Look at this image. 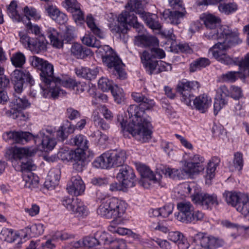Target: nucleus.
Wrapping results in <instances>:
<instances>
[{
	"label": "nucleus",
	"instance_id": "obj_57",
	"mask_svg": "<svg viewBox=\"0 0 249 249\" xmlns=\"http://www.w3.org/2000/svg\"><path fill=\"white\" fill-rule=\"evenodd\" d=\"M195 238L194 243H195L196 240H198L201 247L204 249H208L210 238L209 236L203 233H198L196 235Z\"/></svg>",
	"mask_w": 249,
	"mask_h": 249
},
{
	"label": "nucleus",
	"instance_id": "obj_16",
	"mask_svg": "<svg viewBox=\"0 0 249 249\" xmlns=\"http://www.w3.org/2000/svg\"><path fill=\"white\" fill-rule=\"evenodd\" d=\"M108 62H103V63L113 72V74L117 75L121 79L125 78L126 74L124 70V64L122 60L114 52H112L111 55H109Z\"/></svg>",
	"mask_w": 249,
	"mask_h": 249
},
{
	"label": "nucleus",
	"instance_id": "obj_13",
	"mask_svg": "<svg viewBox=\"0 0 249 249\" xmlns=\"http://www.w3.org/2000/svg\"><path fill=\"white\" fill-rule=\"evenodd\" d=\"M192 200L196 204L201 205L206 209L218 204L216 195L201 193L199 189L192 196Z\"/></svg>",
	"mask_w": 249,
	"mask_h": 249
},
{
	"label": "nucleus",
	"instance_id": "obj_23",
	"mask_svg": "<svg viewBox=\"0 0 249 249\" xmlns=\"http://www.w3.org/2000/svg\"><path fill=\"white\" fill-rule=\"evenodd\" d=\"M96 236L98 238V244H113L114 247L116 249H122L125 246V243L124 240H113L111 236L106 232H98Z\"/></svg>",
	"mask_w": 249,
	"mask_h": 249
},
{
	"label": "nucleus",
	"instance_id": "obj_55",
	"mask_svg": "<svg viewBox=\"0 0 249 249\" xmlns=\"http://www.w3.org/2000/svg\"><path fill=\"white\" fill-rule=\"evenodd\" d=\"M25 160V162L22 161L20 165V170L22 174H24L25 172H31V171L35 170L36 167L30 158L27 159Z\"/></svg>",
	"mask_w": 249,
	"mask_h": 249
},
{
	"label": "nucleus",
	"instance_id": "obj_28",
	"mask_svg": "<svg viewBox=\"0 0 249 249\" xmlns=\"http://www.w3.org/2000/svg\"><path fill=\"white\" fill-rule=\"evenodd\" d=\"M168 239L177 244L180 249H187L189 248V245L187 240L178 231L170 232Z\"/></svg>",
	"mask_w": 249,
	"mask_h": 249
},
{
	"label": "nucleus",
	"instance_id": "obj_53",
	"mask_svg": "<svg viewBox=\"0 0 249 249\" xmlns=\"http://www.w3.org/2000/svg\"><path fill=\"white\" fill-rule=\"evenodd\" d=\"M219 11L226 14L235 11L237 9V6L234 3H221L218 6Z\"/></svg>",
	"mask_w": 249,
	"mask_h": 249
},
{
	"label": "nucleus",
	"instance_id": "obj_35",
	"mask_svg": "<svg viewBox=\"0 0 249 249\" xmlns=\"http://www.w3.org/2000/svg\"><path fill=\"white\" fill-rule=\"evenodd\" d=\"M135 43L138 46H157L159 45V40L155 36L142 35L136 37Z\"/></svg>",
	"mask_w": 249,
	"mask_h": 249
},
{
	"label": "nucleus",
	"instance_id": "obj_48",
	"mask_svg": "<svg viewBox=\"0 0 249 249\" xmlns=\"http://www.w3.org/2000/svg\"><path fill=\"white\" fill-rule=\"evenodd\" d=\"M111 92L116 103L121 104L124 100V94L122 88L115 85L111 89Z\"/></svg>",
	"mask_w": 249,
	"mask_h": 249
},
{
	"label": "nucleus",
	"instance_id": "obj_56",
	"mask_svg": "<svg viewBox=\"0 0 249 249\" xmlns=\"http://www.w3.org/2000/svg\"><path fill=\"white\" fill-rule=\"evenodd\" d=\"M239 73V71H228L221 75V79L224 82H234L237 79Z\"/></svg>",
	"mask_w": 249,
	"mask_h": 249
},
{
	"label": "nucleus",
	"instance_id": "obj_44",
	"mask_svg": "<svg viewBox=\"0 0 249 249\" xmlns=\"http://www.w3.org/2000/svg\"><path fill=\"white\" fill-rule=\"evenodd\" d=\"M27 233L31 236H36L42 234L44 231V225L41 223L33 224L25 228Z\"/></svg>",
	"mask_w": 249,
	"mask_h": 249
},
{
	"label": "nucleus",
	"instance_id": "obj_31",
	"mask_svg": "<svg viewBox=\"0 0 249 249\" xmlns=\"http://www.w3.org/2000/svg\"><path fill=\"white\" fill-rule=\"evenodd\" d=\"M22 178L25 182V187L31 190L38 187L39 184L38 178L32 172H25L24 174H22Z\"/></svg>",
	"mask_w": 249,
	"mask_h": 249
},
{
	"label": "nucleus",
	"instance_id": "obj_8",
	"mask_svg": "<svg viewBox=\"0 0 249 249\" xmlns=\"http://www.w3.org/2000/svg\"><path fill=\"white\" fill-rule=\"evenodd\" d=\"M189 160L183 161L184 172L186 175L193 178L203 171L205 168V159L203 157L196 154L190 157Z\"/></svg>",
	"mask_w": 249,
	"mask_h": 249
},
{
	"label": "nucleus",
	"instance_id": "obj_59",
	"mask_svg": "<svg viewBox=\"0 0 249 249\" xmlns=\"http://www.w3.org/2000/svg\"><path fill=\"white\" fill-rule=\"evenodd\" d=\"M84 246L87 248H93L98 244V241L96 237L93 236H87L83 240Z\"/></svg>",
	"mask_w": 249,
	"mask_h": 249
},
{
	"label": "nucleus",
	"instance_id": "obj_22",
	"mask_svg": "<svg viewBox=\"0 0 249 249\" xmlns=\"http://www.w3.org/2000/svg\"><path fill=\"white\" fill-rule=\"evenodd\" d=\"M131 96L135 102L140 103V106H137L144 112V110L150 109L155 105L153 100L146 97L142 93L133 92Z\"/></svg>",
	"mask_w": 249,
	"mask_h": 249
},
{
	"label": "nucleus",
	"instance_id": "obj_45",
	"mask_svg": "<svg viewBox=\"0 0 249 249\" xmlns=\"http://www.w3.org/2000/svg\"><path fill=\"white\" fill-rule=\"evenodd\" d=\"M125 7L140 16L144 12L143 11L142 0H129Z\"/></svg>",
	"mask_w": 249,
	"mask_h": 249
},
{
	"label": "nucleus",
	"instance_id": "obj_38",
	"mask_svg": "<svg viewBox=\"0 0 249 249\" xmlns=\"http://www.w3.org/2000/svg\"><path fill=\"white\" fill-rule=\"evenodd\" d=\"M86 23L88 27L90 29L92 33L100 38H104L105 35L103 31L96 25L94 19L91 15H88L86 19Z\"/></svg>",
	"mask_w": 249,
	"mask_h": 249
},
{
	"label": "nucleus",
	"instance_id": "obj_20",
	"mask_svg": "<svg viewBox=\"0 0 249 249\" xmlns=\"http://www.w3.org/2000/svg\"><path fill=\"white\" fill-rule=\"evenodd\" d=\"M211 105V98L206 94L199 95L196 97L193 101L194 108L201 113L206 112Z\"/></svg>",
	"mask_w": 249,
	"mask_h": 249
},
{
	"label": "nucleus",
	"instance_id": "obj_19",
	"mask_svg": "<svg viewBox=\"0 0 249 249\" xmlns=\"http://www.w3.org/2000/svg\"><path fill=\"white\" fill-rule=\"evenodd\" d=\"M118 21L125 25L126 28L127 25L128 24L132 26L138 32H142L143 29V25L138 22L137 17L134 14H131L127 11L123 12L119 15Z\"/></svg>",
	"mask_w": 249,
	"mask_h": 249
},
{
	"label": "nucleus",
	"instance_id": "obj_52",
	"mask_svg": "<svg viewBox=\"0 0 249 249\" xmlns=\"http://www.w3.org/2000/svg\"><path fill=\"white\" fill-rule=\"evenodd\" d=\"M112 84V82L106 77H102L98 81L99 89L104 92L111 91L114 87Z\"/></svg>",
	"mask_w": 249,
	"mask_h": 249
},
{
	"label": "nucleus",
	"instance_id": "obj_1",
	"mask_svg": "<svg viewBox=\"0 0 249 249\" xmlns=\"http://www.w3.org/2000/svg\"><path fill=\"white\" fill-rule=\"evenodd\" d=\"M127 112L129 115V122L127 124V121L122 116H117V121L123 130L126 129L133 137L141 142H146L151 139L152 125L151 118L145 112L140 110L137 105H130Z\"/></svg>",
	"mask_w": 249,
	"mask_h": 249
},
{
	"label": "nucleus",
	"instance_id": "obj_58",
	"mask_svg": "<svg viewBox=\"0 0 249 249\" xmlns=\"http://www.w3.org/2000/svg\"><path fill=\"white\" fill-rule=\"evenodd\" d=\"M233 165L235 168L239 171L242 169L244 160L243 154L240 152H236L234 155V159L233 160Z\"/></svg>",
	"mask_w": 249,
	"mask_h": 249
},
{
	"label": "nucleus",
	"instance_id": "obj_9",
	"mask_svg": "<svg viewBox=\"0 0 249 249\" xmlns=\"http://www.w3.org/2000/svg\"><path fill=\"white\" fill-rule=\"evenodd\" d=\"M82 42L87 46L97 48L96 53L101 57L103 62H108L107 57L114 52L108 45H101V42L92 36L85 35L82 39Z\"/></svg>",
	"mask_w": 249,
	"mask_h": 249
},
{
	"label": "nucleus",
	"instance_id": "obj_60",
	"mask_svg": "<svg viewBox=\"0 0 249 249\" xmlns=\"http://www.w3.org/2000/svg\"><path fill=\"white\" fill-rule=\"evenodd\" d=\"M24 12L26 16H30L35 20H39L41 18L40 15L37 13L36 10L34 8H29L26 6L24 8Z\"/></svg>",
	"mask_w": 249,
	"mask_h": 249
},
{
	"label": "nucleus",
	"instance_id": "obj_36",
	"mask_svg": "<svg viewBox=\"0 0 249 249\" xmlns=\"http://www.w3.org/2000/svg\"><path fill=\"white\" fill-rule=\"evenodd\" d=\"M70 142L71 144L78 146L80 149L78 150L77 151L84 154V151L88 149L89 148V141L85 136L83 135L80 134L76 135L70 140Z\"/></svg>",
	"mask_w": 249,
	"mask_h": 249
},
{
	"label": "nucleus",
	"instance_id": "obj_33",
	"mask_svg": "<svg viewBox=\"0 0 249 249\" xmlns=\"http://www.w3.org/2000/svg\"><path fill=\"white\" fill-rule=\"evenodd\" d=\"M112 167L120 166L124 164L126 159V152L123 150H114L110 151Z\"/></svg>",
	"mask_w": 249,
	"mask_h": 249
},
{
	"label": "nucleus",
	"instance_id": "obj_32",
	"mask_svg": "<svg viewBox=\"0 0 249 249\" xmlns=\"http://www.w3.org/2000/svg\"><path fill=\"white\" fill-rule=\"evenodd\" d=\"M220 159L218 157H213L209 160L206 169L205 178L206 183L208 180H211L215 176V171L216 167L219 165Z\"/></svg>",
	"mask_w": 249,
	"mask_h": 249
},
{
	"label": "nucleus",
	"instance_id": "obj_24",
	"mask_svg": "<svg viewBox=\"0 0 249 249\" xmlns=\"http://www.w3.org/2000/svg\"><path fill=\"white\" fill-rule=\"evenodd\" d=\"M142 62L146 69V71L150 74L157 73L158 70V61L151 60L150 53L147 51L143 52L141 55Z\"/></svg>",
	"mask_w": 249,
	"mask_h": 249
},
{
	"label": "nucleus",
	"instance_id": "obj_12",
	"mask_svg": "<svg viewBox=\"0 0 249 249\" xmlns=\"http://www.w3.org/2000/svg\"><path fill=\"white\" fill-rule=\"evenodd\" d=\"M36 149L32 147H13L6 152L8 159L11 161L26 160L35 155Z\"/></svg>",
	"mask_w": 249,
	"mask_h": 249
},
{
	"label": "nucleus",
	"instance_id": "obj_7",
	"mask_svg": "<svg viewBox=\"0 0 249 249\" xmlns=\"http://www.w3.org/2000/svg\"><path fill=\"white\" fill-rule=\"evenodd\" d=\"M178 213L175 214L177 219L186 224L195 223L201 221L204 214L200 211H195L193 205L188 201H182L177 204Z\"/></svg>",
	"mask_w": 249,
	"mask_h": 249
},
{
	"label": "nucleus",
	"instance_id": "obj_30",
	"mask_svg": "<svg viewBox=\"0 0 249 249\" xmlns=\"http://www.w3.org/2000/svg\"><path fill=\"white\" fill-rule=\"evenodd\" d=\"M140 16L151 29L155 30L161 29V25L158 21V17L156 15L144 12L141 13Z\"/></svg>",
	"mask_w": 249,
	"mask_h": 249
},
{
	"label": "nucleus",
	"instance_id": "obj_26",
	"mask_svg": "<svg viewBox=\"0 0 249 249\" xmlns=\"http://www.w3.org/2000/svg\"><path fill=\"white\" fill-rule=\"evenodd\" d=\"M137 169L141 175L142 178H147L149 180L153 183H160L161 176L160 174L156 173L154 175L152 171L147 166L144 164H139L137 166Z\"/></svg>",
	"mask_w": 249,
	"mask_h": 249
},
{
	"label": "nucleus",
	"instance_id": "obj_4",
	"mask_svg": "<svg viewBox=\"0 0 249 249\" xmlns=\"http://www.w3.org/2000/svg\"><path fill=\"white\" fill-rule=\"evenodd\" d=\"M53 130L44 129L41 130L36 136L29 132L10 131L6 133L9 139H12L16 143H24L34 140L36 144H40L42 150H51L55 146L56 142L52 133Z\"/></svg>",
	"mask_w": 249,
	"mask_h": 249
},
{
	"label": "nucleus",
	"instance_id": "obj_64",
	"mask_svg": "<svg viewBox=\"0 0 249 249\" xmlns=\"http://www.w3.org/2000/svg\"><path fill=\"white\" fill-rule=\"evenodd\" d=\"M238 207V211L241 213L246 218L249 220V197L242 207L239 206Z\"/></svg>",
	"mask_w": 249,
	"mask_h": 249
},
{
	"label": "nucleus",
	"instance_id": "obj_61",
	"mask_svg": "<svg viewBox=\"0 0 249 249\" xmlns=\"http://www.w3.org/2000/svg\"><path fill=\"white\" fill-rule=\"evenodd\" d=\"M111 31L113 33H125L126 32V28L125 27V25L123 24L122 23L120 22L118 20L117 24H112L109 26Z\"/></svg>",
	"mask_w": 249,
	"mask_h": 249
},
{
	"label": "nucleus",
	"instance_id": "obj_10",
	"mask_svg": "<svg viewBox=\"0 0 249 249\" xmlns=\"http://www.w3.org/2000/svg\"><path fill=\"white\" fill-rule=\"evenodd\" d=\"M199 87L200 84L197 81H188L179 83L177 90L181 95V101L187 106H191L194 97L192 90L197 89Z\"/></svg>",
	"mask_w": 249,
	"mask_h": 249
},
{
	"label": "nucleus",
	"instance_id": "obj_2",
	"mask_svg": "<svg viewBox=\"0 0 249 249\" xmlns=\"http://www.w3.org/2000/svg\"><path fill=\"white\" fill-rule=\"evenodd\" d=\"M126 209V203L117 197L104 199L97 210V213L107 219H113L110 225L108 227V230L112 233L119 235L129 234L131 231L129 229L118 227L116 224H121V218L123 216Z\"/></svg>",
	"mask_w": 249,
	"mask_h": 249
},
{
	"label": "nucleus",
	"instance_id": "obj_51",
	"mask_svg": "<svg viewBox=\"0 0 249 249\" xmlns=\"http://www.w3.org/2000/svg\"><path fill=\"white\" fill-rule=\"evenodd\" d=\"M180 189L185 194H191V196L195 194V192L197 191V189H199V187L194 182L184 183L181 184Z\"/></svg>",
	"mask_w": 249,
	"mask_h": 249
},
{
	"label": "nucleus",
	"instance_id": "obj_25",
	"mask_svg": "<svg viewBox=\"0 0 249 249\" xmlns=\"http://www.w3.org/2000/svg\"><path fill=\"white\" fill-rule=\"evenodd\" d=\"M96 168L107 169L112 167L110 151L105 152L96 158L92 162Z\"/></svg>",
	"mask_w": 249,
	"mask_h": 249
},
{
	"label": "nucleus",
	"instance_id": "obj_49",
	"mask_svg": "<svg viewBox=\"0 0 249 249\" xmlns=\"http://www.w3.org/2000/svg\"><path fill=\"white\" fill-rule=\"evenodd\" d=\"M10 59L12 64L18 68L21 67L26 61L24 54L19 52L13 54Z\"/></svg>",
	"mask_w": 249,
	"mask_h": 249
},
{
	"label": "nucleus",
	"instance_id": "obj_6",
	"mask_svg": "<svg viewBox=\"0 0 249 249\" xmlns=\"http://www.w3.org/2000/svg\"><path fill=\"white\" fill-rule=\"evenodd\" d=\"M238 36L223 37L218 39L221 40L214 44L209 49V53L218 61L225 65H231L234 63L232 57L228 55L226 51L232 46L238 39Z\"/></svg>",
	"mask_w": 249,
	"mask_h": 249
},
{
	"label": "nucleus",
	"instance_id": "obj_42",
	"mask_svg": "<svg viewBox=\"0 0 249 249\" xmlns=\"http://www.w3.org/2000/svg\"><path fill=\"white\" fill-rule=\"evenodd\" d=\"M54 81L55 84L54 85V88H58L59 89H61L58 87V85H61L67 88L72 89L75 82L74 80L68 75L56 77Z\"/></svg>",
	"mask_w": 249,
	"mask_h": 249
},
{
	"label": "nucleus",
	"instance_id": "obj_37",
	"mask_svg": "<svg viewBox=\"0 0 249 249\" xmlns=\"http://www.w3.org/2000/svg\"><path fill=\"white\" fill-rule=\"evenodd\" d=\"M169 19V22L172 25H178L183 20L185 13L178 11H165L164 12Z\"/></svg>",
	"mask_w": 249,
	"mask_h": 249
},
{
	"label": "nucleus",
	"instance_id": "obj_54",
	"mask_svg": "<svg viewBox=\"0 0 249 249\" xmlns=\"http://www.w3.org/2000/svg\"><path fill=\"white\" fill-rule=\"evenodd\" d=\"M90 136L93 139L95 143L100 145L104 144L107 140V137L99 130L93 132Z\"/></svg>",
	"mask_w": 249,
	"mask_h": 249
},
{
	"label": "nucleus",
	"instance_id": "obj_40",
	"mask_svg": "<svg viewBox=\"0 0 249 249\" xmlns=\"http://www.w3.org/2000/svg\"><path fill=\"white\" fill-rule=\"evenodd\" d=\"M163 173L166 176L173 179H182L185 178L186 177H188L184 172L183 166L182 169L165 168L163 170Z\"/></svg>",
	"mask_w": 249,
	"mask_h": 249
},
{
	"label": "nucleus",
	"instance_id": "obj_5",
	"mask_svg": "<svg viewBox=\"0 0 249 249\" xmlns=\"http://www.w3.org/2000/svg\"><path fill=\"white\" fill-rule=\"evenodd\" d=\"M203 20L207 30L205 36L209 40L219 39L238 35L237 32H232L228 26L220 25L221 19L218 17L211 14H205Z\"/></svg>",
	"mask_w": 249,
	"mask_h": 249
},
{
	"label": "nucleus",
	"instance_id": "obj_14",
	"mask_svg": "<svg viewBox=\"0 0 249 249\" xmlns=\"http://www.w3.org/2000/svg\"><path fill=\"white\" fill-rule=\"evenodd\" d=\"M21 39L27 42L29 50L34 53H39L46 51L47 49V41L44 35L35 38L23 36Z\"/></svg>",
	"mask_w": 249,
	"mask_h": 249
},
{
	"label": "nucleus",
	"instance_id": "obj_3",
	"mask_svg": "<svg viewBox=\"0 0 249 249\" xmlns=\"http://www.w3.org/2000/svg\"><path fill=\"white\" fill-rule=\"evenodd\" d=\"M30 61L33 67L40 71V76L42 83L40 87L42 94L46 97L49 93L53 97L64 95L66 92L58 88H54L56 78L53 75V66L48 61L36 56L30 57Z\"/></svg>",
	"mask_w": 249,
	"mask_h": 249
},
{
	"label": "nucleus",
	"instance_id": "obj_34",
	"mask_svg": "<svg viewBox=\"0 0 249 249\" xmlns=\"http://www.w3.org/2000/svg\"><path fill=\"white\" fill-rule=\"evenodd\" d=\"M71 54L77 59L84 58L90 53V50L83 48L79 43H73L71 48Z\"/></svg>",
	"mask_w": 249,
	"mask_h": 249
},
{
	"label": "nucleus",
	"instance_id": "obj_62",
	"mask_svg": "<svg viewBox=\"0 0 249 249\" xmlns=\"http://www.w3.org/2000/svg\"><path fill=\"white\" fill-rule=\"evenodd\" d=\"M44 8L48 16L52 19L54 18V17L56 15H57V13L59 11V9L57 8L56 6L51 4H47L45 5Z\"/></svg>",
	"mask_w": 249,
	"mask_h": 249
},
{
	"label": "nucleus",
	"instance_id": "obj_46",
	"mask_svg": "<svg viewBox=\"0 0 249 249\" xmlns=\"http://www.w3.org/2000/svg\"><path fill=\"white\" fill-rule=\"evenodd\" d=\"M84 159V154H82V151H75L74 158L75 162L73 164V167L78 172H81L85 166Z\"/></svg>",
	"mask_w": 249,
	"mask_h": 249
},
{
	"label": "nucleus",
	"instance_id": "obj_21",
	"mask_svg": "<svg viewBox=\"0 0 249 249\" xmlns=\"http://www.w3.org/2000/svg\"><path fill=\"white\" fill-rule=\"evenodd\" d=\"M30 104L25 98H19L15 96V98L11 102V106L14 109L13 117L14 118V114L15 113V117L16 118H21L23 117L24 120L26 119L25 115L21 112L19 111L18 110L20 109H24L29 107Z\"/></svg>",
	"mask_w": 249,
	"mask_h": 249
},
{
	"label": "nucleus",
	"instance_id": "obj_18",
	"mask_svg": "<svg viewBox=\"0 0 249 249\" xmlns=\"http://www.w3.org/2000/svg\"><path fill=\"white\" fill-rule=\"evenodd\" d=\"M68 193L74 196L82 195L85 189V185L80 176H74L71 178V181L67 185Z\"/></svg>",
	"mask_w": 249,
	"mask_h": 249
},
{
	"label": "nucleus",
	"instance_id": "obj_17",
	"mask_svg": "<svg viewBox=\"0 0 249 249\" xmlns=\"http://www.w3.org/2000/svg\"><path fill=\"white\" fill-rule=\"evenodd\" d=\"M223 196L227 203L234 207L237 211L238 207H242L249 197L247 194L232 192H225L223 194Z\"/></svg>",
	"mask_w": 249,
	"mask_h": 249
},
{
	"label": "nucleus",
	"instance_id": "obj_15",
	"mask_svg": "<svg viewBox=\"0 0 249 249\" xmlns=\"http://www.w3.org/2000/svg\"><path fill=\"white\" fill-rule=\"evenodd\" d=\"M117 178L124 188H131L135 186V175L134 170L128 166L122 167L117 174Z\"/></svg>",
	"mask_w": 249,
	"mask_h": 249
},
{
	"label": "nucleus",
	"instance_id": "obj_27",
	"mask_svg": "<svg viewBox=\"0 0 249 249\" xmlns=\"http://www.w3.org/2000/svg\"><path fill=\"white\" fill-rule=\"evenodd\" d=\"M46 34L49 38L52 45L57 48H60L63 47V42L61 35L54 28L48 27Z\"/></svg>",
	"mask_w": 249,
	"mask_h": 249
},
{
	"label": "nucleus",
	"instance_id": "obj_39",
	"mask_svg": "<svg viewBox=\"0 0 249 249\" xmlns=\"http://www.w3.org/2000/svg\"><path fill=\"white\" fill-rule=\"evenodd\" d=\"M72 13L73 18L77 24H81L84 21V14L81 10L80 4L75 5L66 8Z\"/></svg>",
	"mask_w": 249,
	"mask_h": 249
},
{
	"label": "nucleus",
	"instance_id": "obj_43",
	"mask_svg": "<svg viewBox=\"0 0 249 249\" xmlns=\"http://www.w3.org/2000/svg\"><path fill=\"white\" fill-rule=\"evenodd\" d=\"M17 2L16 0H12L7 7V13L13 20L19 22L21 19V17L17 10Z\"/></svg>",
	"mask_w": 249,
	"mask_h": 249
},
{
	"label": "nucleus",
	"instance_id": "obj_29",
	"mask_svg": "<svg viewBox=\"0 0 249 249\" xmlns=\"http://www.w3.org/2000/svg\"><path fill=\"white\" fill-rule=\"evenodd\" d=\"M0 238L1 240L12 243L18 240L17 247L20 248L22 244L21 240L18 234L14 232L12 230L4 228L0 233Z\"/></svg>",
	"mask_w": 249,
	"mask_h": 249
},
{
	"label": "nucleus",
	"instance_id": "obj_41",
	"mask_svg": "<svg viewBox=\"0 0 249 249\" xmlns=\"http://www.w3.org/2000/svg\"><path fill=\"white\" fill-rule=\"evenodd\" d=\"M100 112H101L100 106L93 111L91 116L92 119L96 125L99 126L103 130H107L109 128V126L100 117Z\"/></svg>",
	"mask_w": 249,
	"mask_h": 249
},
{
	"label": "nucleus",
	"instance_id": "obj_63",
	"mask_svg": "<svg viewBox=\"0 0 249 249\" xmlns=\"http://www.w3.org/2000/svg\"><path fill=\"white\" fill-rule=\"evenodd\" d=\"M217 98H224L230 95V91L225 85L220 86L216 90Z\"/></svg>",
	"mask_w": 249,
	"mask_h": 249
},
{
	"label": "nucleus",
	"instance_id": "obj_47",
	"mask_svg": "<svg viewBox=\"0 0 249 249\" xmlns=\"http://www.w3.org/2000/svg\"><path fill=\"white\" fill-rule=\"evenodd\" d=\"M75 152L68 147H64L58 152L57 157L62 160L69 161L74 158Z\"/></svg>",
	"mask_w": 249,
	"mask_h": 249
},
{
	"label": "nucleus",
	"instance_id": "obj_50",
	"mask_svg": "<svg viewBox=\"0 0 249 249\" xmlns=\"http://www.w3.org/2000/svg\"><path fill=\"white\" fill-rule=\"evenodd\" d=\"M170 51L175 53L180 52L190 53L192 52V50L187 44L184 43L177 45L175 44V43H172L170 46Z\"/></svg>",
	"mask_w": 249,
	"mask_h": 249
},
{
	"label": "nucleus",
	"instance_id": "obj_11",
	"mask_svg": "<svg viewBox=\"0 0 249 249\" xmlns=\"http://www.w3.org/2000/svg\"><path fill=\"white\" fill-rule=\"evenodd\" d=\"M33 85L34 81L30 72L26 70H15L12 74L11 81L16 93H21L23 89L24 80Z\"/></svg>",
	"mask_w": 249,
	"mask_h": 249
}]
</instances>
